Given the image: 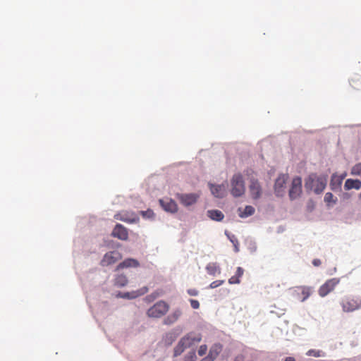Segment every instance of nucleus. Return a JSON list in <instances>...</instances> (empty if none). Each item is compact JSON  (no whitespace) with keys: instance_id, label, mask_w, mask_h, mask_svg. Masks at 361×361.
Returning <instances> with one entry per match:
<instances>
[{"instance_id":"39","label":"nucleus","mask_w":361,"mask_h":361,"mask_svg":"<svg viewBox=\"0 0 361 361\" xmlns=\"http://www.w3.org/2000/svg\"><path fill=\"white\" fill-rule=\"evenodd\" d=\"M284 361H296V360L293 357H287Z\"/></svg>"},{"instance_id":"32","label":"nucleus","mask_w":361,"mask_h":361,"mask_svg":"<svg viewBox=\"0 0 361 361\" xmlns=\"http://www.w3.org/2000/svg\"><path fill=\"white\" fill-rule=\"evenodd\" d=\"M224 283V280L214 281H213L212 283H210L209 288H216L221 286Z\"/></svg>"},{"instance_id":"38","label":"nucleus","mask_w":361,"mask_h":361,"mask_svg":"<svg viewBox=\"0 0 361 361\" xmlns=\"http://www.w3.org/2000/svg\"><path fill=\"white\" fill-rule=\"evenodd\" d=\"M200 361H214V360L209 355H207L202 358Z\"/></svg>"},{"instance_id":"17","label":"nucleus","mask_w":361,"mask_h":361,"mask_svg":"<svg viewBox=\"0 0 361 361\" xmlns=\"http://www.w3.org/2000/svg\"><path fill=\"white\" fill-rule=\"evenodd\" d=\"M210 190L214 196L222 198L226 193V187L224 185H210Z\"/></svg>"},{"instance_id":"7","label":"nucleus","mask_w":361,"mask_h":361,"mask_svg":"<svg viewBox=\"0 0 361 361\" xmlns=\"http://www.w3.org/2000/svg\"><path fill=\"white\" fill-rule=\"evenodd\" d=\"M121 258L122 255L118 251H109L104 255L102 259L101 260L100 264L102 267H108L115 264Z\"/></svg>"},{"instance_id":"30","label":"nucleus","mask_w":361,"mask_h":361,"mask_svg":"<svg viewBox=\"0 0 361 361\" xmlns=\"http://www.w3.org/2000/svg\"><path fill=\"white\" fill-rule=\"evenodd\" d=\"M197 356L194 350L190 351L185 357L183 361H196Z\"/></svg>"},{"instance_id":"3","label":"nucleus","mask_w":361,"mask_h":361,"mask_svg":"<svg viewBox=\"0 0 361 361\" xmlns=\"http://www.w3.org/2000/svg\"><path fill=\"white\" fill-rule=\"evenodd\" d=\"M343 311L345 312H351L361 308L360 296H345L341 302Z\"/></svg>"},{"instance_id":"34","label":"nucleus","mask_w":361,"mask_h":361,"mask_svg":"<svg viewBox=\"0 0 361 361\" xmlns=\"http://www.w3.org/2000/svg\"><path fill=\"white\" fill-rule=\"evenodd\" d=\"M190 305L193 309H198L200 307V302L197 300L190 299Z\"/></svg>"},{"instance_id":"10","label":"nucleus","mask_w":361,"mask_h":361,"mask_svg":"<svg viewBox=\"0 0 361 361\" xmlns=\"http://www.w3.org/2000/svg\"><path fill=\"white\" fill-rule=\"evenodd\" d=\"M288 179V174H280L278 176L274 184V192L276 196L281 197L284 195Z\"/></svg>"},{"instance_id":"8","label":"nucleus","mask_w":361,"mask_h":361,"mask_svg":"<svg viewBox=\"0 0 361 361\" xmlns=\"http://www.w3.org/2000/svg\"><path fill=\"white\" fill-rule=\"evenodd\" d=\"M114 219L128 224L139 221V216L133 212L121 211L114 215Z\"/></svg>"},{"instance_id":"23","label":"nucleus","mask_w":361,"mask_h":361,"mask_svg":"<svg viewBox=\"0 0 361 361\" xmlns=\"http://www.w3.org/2000/svg\"><path fill=\"white\" fill-rule=\"evenodd\" d=\"M244 270L241 267H238L235 274L233 276H231L228 279V283L230 284H238L240 282V278L243 275Z\"/></svg>"},{"instance_id":"21","label":"nucleus","mask_w":361,"mask_h":361,"mask_svg":"<svg viewBox=\"0 0 361 361\" xmlns=\"http://www.w3.org/2000/svg\"><path fill=\"white\" fill-rule=\"evenodd\" d=\"M207 216L212 220L221 221L223 220L224 215L220 211L217 209H212L207 211Z\"/></svg>"},{"instance_id":"42","label":"nucleus","mask_w":361,"mask_h":361,"mask_svg":"<svg viewBox=\"0 0 361 361\" xmlns=\"http://www.w3.org/2000/svg\"><path fill=\"white\" fill-rule=\"evenodd\" d=\"M359 197L361 199V192L359 195Z\"/></svg>"},{"instance_id":"22","label":"nucleus","mask_w":361,"mask_h":361,"mask_svg":"<svg viewBox=\"0 0 361 361\" xmlns=\"http://www.w3.org/2000/svg\"><path fill=\"white\" fill-rule=\"evenodd\" d=\"M222 345L220 343H214L209 351L208 355L215 360L222 350Z\"/></svg>"},{"instance_id":"15","label":"nucleus","mask_w":361,"mask_h":361,"mask_svg":"<svg viewBox=\"0 0 361 361\" xmlns=\"http://www.w3.org/2000/svg\"><path fill=\"white\" fill-rule=\"evenodd\" d=\"M148 291V288L147 287H143L140 290L133 292H126V293H119L118 294V297L126 298V299H134L140 295H144Z\"/></svg>"},{"instance_id":"19","label":"nucleus","mask_w":361,"mask_h":361,"mask_svg":"<svg viewBox=\"0 0 361 361\" xmlns=\"http://www.w3.org/2000/svg\"><path fill=\"white\" fill-rule=\"evenodd\" d=\"M140 263L137 259L133 258L126 259L124 261L121 262L117 267L116 270L118 271L120 269L128 267H139Z\"/></svg>"},{"instance_id":"25","label":"nucleus","mask_w":361,"mask_h":361,"mask_svg":"<svg viewBox=\"0 0 361 361\" xmlns=\"http://www.w3.org/2000/svg\"><path fill=\"white\" fill-rule=\"evenodd\" d=\"M206 270L209 275L215 276L221 273V269L216 263H209L206 267Z\"/></svg>"},{"instance_id":"36","label":"nucleus","mask_w":361,"mask_h":361,"mask_svg":"<svg viewBox=\"0 0 361 361\" xmlns=\"http://www.w3.org/2000/svg\"><path fill=\"white\" fill-rule=\"evenodd\" d=\"M187 292L191 296H196L199 293V291L194 288L188 289Z\"/></svg>"},{"instance_id":"4","label":"nucleus","mask_w":361,"mask_h":361,"mask_svg":"<svg viewBox=\"0 0 361 361\" xmlns=\"http://www.w3.org/2000/svg\"><path fill=\"white\" fill-rule=\"evenodd\" d=\"M169 310L168 303L163 300L158 301L147 311V315L151 318H160Z\"/></svg>"},{"instance_id":"33","label":"nucleus","mask_w":361,"mask_h":361,"mask_svg":"<svg viewBox=\"0 0 361 361\" xmlns=\"http://www.w3.org/2000/svg\"><path fill=\"white\" fill-rule=\"evenodd\" d=\"M207 351V345L204 344L201 345L198 349V355L200 356H203L206 354Z\"/></svg>"},{"instance_id":"24","label":"nucleus","mask_w":361,"mask_h":361,"mask_svg":"<svg viewBox=\"0 0 361 361\" xmlns=\"http://www.w3.org/2000/svg\"><path fill=\"white\" fill-rule=\"evenodd\" d=\"M342 182H343V177H338V175L334 174L331 176V183H330L331 188L332 190H336V189L340 188L341 186Z\"/></svg>"},{"instance_id":"2","label":"nucleus","mask_w":361,"mask_h":361,"mask_svg":"<svg viewBox=\"0 0 361 361\" xmlns=\"http://www.w3.org/2000/svg\"><path fill=\"white\" fill-rule=\"evenodd\" d=\"M327 183L326 177L311 173L305 180V187L307 190H313L319 194L325 189Z\"/></svg>"},{"instance_id":"18","label":"nucleus","mask_w":361,"mask_h":361,"mask_svg":"<svg viewBox=\"0 0 361 361\" xmlns=\"http://www.w3.org/2000/svg\"><path fill=\"white\" fill-rule=\"evenodd\" d=\"M181 314L182 312L180 309L175 310L164 319V324L171 325L175 323L180 318Z\"/></svg>"},{"instance_id":"1","label":"nucleus","mask_w":361,"mask_h":361,"mask_svg":"<svg viewBox=\"0 0 361 361\" xmlns=\"http://www.w3.org/2000/svg\"><path fill=\"white\" fill-rule=\"evenodd\" d=\"M202 341V335L200 333L189 332L180 339L173 350V356L180 355L185 349L189 348Z\"/></svg>"},{"instance_id":"31","label":"nucleus","mask_w":361,"mask_h":361,"mask_svg":"<svg viewBox=\"0 0 361 361\" xmlns=\"http://www.w3.org/2000/svg\"><path fill=\"white\" fill-rule=\"evenodd\" d=\"M140 213L142 215V216L145 218H152L154 215L153 211L151 209H148L147 211H142L140 212Z\"/></svg>"},{"instance_id":"6","label":"nucleus","mask_w":361,"mask_h":361,"mask_svg":"<svg viewBox=\"0 0 361 361\" xmlns=\"http://www.w3.org/2000/svg\"><path fill=\"white\" fill-rule=\"evenodd\" d=\"M302 193V179L300 177H295L291 183L288 195L291 200L298 198Z\"/></svg>"},{"instance_id":"41","label":"nucleus","mask_w":361,"mask_h":361,"mask_svg":"<svg viewBox=\"0 0 361 361\" xmlns=\"http://www.w3.org/2000/svg\"><path fill=\"white\" fill-rule=\"evenodd\" d=\"M151 297H152L151 295H148L147 297H146V300H148V301H150L151 300V299H150Z\"/></svg>"},{"instance_id":"37","label":"nucleus","mask_w":361,"mask_h":361,"mask_svg":"<svg viewBox=\"0 0 361 361\" xmlns=\"http://www.w3.org/2000/svg\"><path fill=\"white\" fill-rule=\"evenodd\" d=\"M322 264V262L320 259H314L313 261H312V264L314 266V267H319Z\"/></svg>"},{"instance_id":"12","label":"nucleus","mask_w":361,"mask_h":361,"mask_svg":"<svg viewBox=\"0 0 361 361\" xmlns=\"http://www.w3.org/2000/svg\"><path fill=\"white\" fill-rule=\"evenodd\" d=\"M249 190L250 195L253 199H259L261 197L262 192V187L257 179L254 178H252L250 179Z\"/></svg>"},{"instance_id":"35","label":"nucleus","mask_w":361,"mask_h":361,"mask_svg":"<svg viewBox=\"0 0 361 361\" xmlns=\"http://www.w3.org/2000/svg\"><path fill=\"white\" fill-rule=\"evenodd\" d=\"M307 354V355L314 356V357H319L321 355L320 351H317L314 350H310Z\"/></svg>"},{"instance_id":"20","label":"nucleus","mask_w":361,"mask_h":361,"mask_svg":"<svg viewBox=\"0 0 361 361\" xmlns=\"http://www.w3.org/2000/svg\"><path fill=\"white\" fill-rule=\"evenodd\" d=\"M344 188L346 190H349L353 188L359 190L361 188V180L358 179H347L345 182Z\"/></svg>"},{"instance_id":"40","label":"nucleus","mask_w":361,"mask_h":361,"mask_svg":"<svg viewBox=\"0 0 361 361\" xmlns=\"http://www.w3.org/2000/svg\"><path fill=\"white\" fill-rule=\"evenodd\" d=\"M345 176H346V173H343L341 176H338V177H343V180L345 178Z\"/></svg>"},{"instance_id":"14","label":"nucleus","mask_w":361,"mask_h":361,"mask_svg":"<svg viewBox=\"0 0 361 361\" xmlns=\"http://www.w3.org/2000/svg\"><path fill=\"white\" fill-rule=\"evenodd\" d=\"M295 292L298 296V298L301 302H304L310 297L312 291L310 287L298 286L295 288Z\"/></svg>"},{"instance_id":"27","label":"nucleus","mask_w":361,"mask_h":361,"mask_svg":"<svg viewBox=\"0 0 361 361\" xmlns=\"http://www.w3.org/2000/svg\"><path fill=\"white\" fill-rule=\"evenodd\" d=\"M240 212L239 216L241 218H245L249 216L252 215L255 213V208L252 206H246L243 212H241V209H238Z\"/></svg>"},{"instance_id":"29","label":"nucleus","mask_w":361,"mask_h":361,"mask_svg":"<svg viewBox=\"0 0 361 361\" xmlns=\"http://www.w3.org/2000/svg\"><path fill=\"white\" fill-rule=\"evenodd\" d=\"M350 174L361 176V163H358L352 167Z\"/></svg>"},{"instance_id":"9","label":"nucleus","mask_w":361,"mask_h":361,"mask_svg":"<svg viewBox=\"0 0 361 361\" xmlns=\"http://www.w3.org/2000/svg\"><path fill=\"white\" fill-rule=\"evenodd\" d=\"M340 280L337 278H333L327 280L322 286L319 288V295L321 297H324L329 293L332 292L336 286L339 283Z\"/></svg>"},{"instance_id":"11","label":"nucleus","mask_w":361,"mask_h":361,"mask_svg":"<svg viewBox=\"0 0 361 361\" xmlns=\"http://www.w3.org/2000/svg\"><path fill=\"white\" fill-rule=\"evenodd\" d=\"M111 235L121 240H126L128 238V229L122 224H117L112 231Z\"/></svg>"},{"instance_id":"13","label":"nucleus","mask_w":361,"mask_h":361,"mask_svg":"<svg viewBox=\"0 0 361 361\" xmlns=\"http://www.w3.org/2000/svg\"><path fill=\"white\" fill-rule=\"evenodd\" d=\"M177 197L183 204L190 206L197 202L199 196L195 193L178 194Z\"/></svg>"},{"instance_id":"16","label":"nucleus","mask_w":361,"mask_h":361,"mask_svg":"<svg viewBox=\"0 0 361 361\" xmlns=\"http://www.w3.org/2000/svg\"><path fill=\"white\" fill-rule=\"evenodd\" d=\"M159 203L165 211L174 213L178 210L176 202L171 199L160 200Z\"/></svg>"},{"instance_id":"28","label":"nucleus","mask_w":361,"mask_h":361,"mask_svg":"<svg viewBox=\"0 0 361 361\" xmlns=\"http://www.w3.org/2000/svg\"><path fill=\"white\" fill-rule=\"evenodd\" d=\"M337 199L334 198V195L331 192H326L324 196V202L328 206L334 204L336 202Z\"/></svg>"},{"instance_id":"26","label":"nucleus","mask_w":361,"mask_h":361,"mask_svg":"<svg viewBox=\"0 0 361 361\" xmlns=\"http://www.w3.org/2000/svg\"><path fill=\"white\" fill-rule=\"evenodd\" d=\"M128 281L127 277L123 274H121L116 277L114 284L118 287H123L128 283Z\"/></svg>"},{"instance_id":"5","label":"nucleus","mask_w":361,"mask_h":361,"mask_svg":"<svg viewBox=\"0 0 361 361\" xmlns=\"http://www.w3.org/2000/svg\"><path fill=\"white\" fill-rule=\"evenodd\" d=\"M231 192L233 196L240 197L245 193V188L243 176L238 173L235 174L231 180Z\"/></svg>"}]
</instances>
